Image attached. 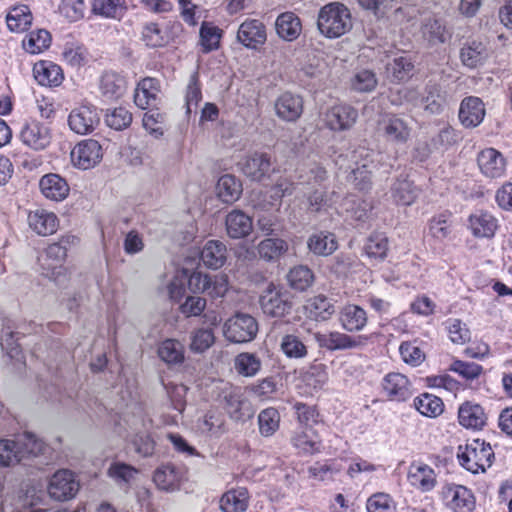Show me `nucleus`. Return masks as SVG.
<instances>
[{
  "mask_svg": "<svg viewBox=\"0 0 512 512\" xmlns=\"http://www.w3.org/2000/svg\"><path fill=\"white\" fill-rule=\"evenodd\" d=\"M197 428L202 434L220 437L226 431L225 418L220 412L210 410L198 420Z\"/></svg>",
  "mask_w": 512,
  "mask_h": 512,
  "instance_id": "37998d69",
  "label": "nucleus"
},
{
  "mask_svg": "<svg viewBox=\"0 0 512 512\" xmlns=\"http://www.w3.org/2000/svg\"><path fill=\"white\" fill-rule=\"evenodd\" d=\"M158 355L167 364H180L184 361V346L176 339H166L160 343Z\"/></svg>",
  "mask_w": 512,
  "mask_h": 512,
  "instance_id": "8fccbe9b",
  "label": "nucleus"
},
{
  "mask_svg": "<svg viewBox=\"0 0 512 512\" xmlns=\"http://www.w3.org/2000/svg\"><path fill=\"white\" fill-rule=\"evenodd\" d=\"M277 35L288 42L296 40L301 34L300 18L293 12L281 13L275 22Z\"/></svg>",
  "mask_w": 512,
  "mask_h": 512,
  "instance_id": "f704fd0d",
  "label": "nucleus"
},
{
  "mask_svg": "<svg viewBox=\"0 0 512 512\" xmlns=\"http://www.w3.org/2000/svg\"><path fill=\"white\" fill-rule=\"evenodd\" d=\"M411 130L409 124L395 114L384 115L377 124L378 134L393 145L406 144L411 137Z\"/></svg>",
  "mask_w": 512,
  "mask_h": 512,
  "instance_id": "423d86ee",
  "label": "nucleus"
},
{
  "mask_svg": "<svg viewBox=\"0 0 512 512\" xmlns=\"http://www.w3.org/2000/svg\"><path fill=\"white\" fill-rule=\"evenodd\" d=\"M227 259V248L218 240L208 241L202 251L201 260L205 266L211 269L221 268Z\"/></svg>",
  "mask_w": 512,
  "mask_h": 512,
  "instance_id": "c9c22d12",
  "label": "nucleus"
},
{
  "mask_svg": "<svg viewBox=\"0 0 512 512\" xmlns=\"http://www.w3.org/2000/svg\"><path fill=\"white\" fill-rule=\"evenodd\" d=\"M441 496L445 505L453 512H472L475 508L474 494L463 485L445 484Z\"/></svg>",
  "mask_w": 512,
  "mask_h": 512,
  "instance_id": "9d476101",
  "label": "nucleus"
},
{
  "mask_svg": "<svg viewBox=\"0 0 512 512\" xmlns=\"http://www.w3.org/2000/svg\"><path fill=\"white\" fill-rule=\"evenodd\" d=\"M380 156L367 148L360 147L352 154L354 167L348 176V180L359 190L365 191L371 187L372 174L377 167L376 158Z\"/></svg>",
  "mask_w": 512,
  "mask_h": 512,
  "instance_id": "7ed1b4c3",
  "label": "nucleus"
},
{
  "mask_svg": "<svg viewBox=\"0 0 512 512\" xmlns=\"http://www.w3.org/2000/svg\"><path fill=\"white\" fill-rule=\"evenodd\" d=\"M234 368L243 377H254L261 371L262 361L255 353L241 352L235 357Z\"/></svg>",
  "mask_w": 512,
  "mask_h": 512,
  "instance_id": "a18cd8bd",
  "label": "nucleus"
},
{
  "mask_svg": "<svg viewBox=\"0 0 512 512\" xmlns=\"http://www.w3.org/2000/svg\"><path fill=\"white\" fill-rule=\"evenodd\" d=\"M392 198L399 205H411L418 195L417 188L407 178H398L391 188Z\"/></svg>",
  "mask_w": 512,
  "mask_h": 512,
  "instance_id": "49530a36",
  "label": "nucleus"
},
{
  "mask_svg": "<svg viewBox=\"0 0 512 512\" xmlns=\"http://www.w3.org/2000/svg\"><path fill=\"white\" fill-rule=\"evenodd\" d=\"M488 55L487 46L479 40L467 41L460 49V60L465 67L470 69L483 65Z\"/></svg>",
  "mask_w": 512,
  "mask_h": 512,
  "instance_id": "c85d7f7f",
  "label": "nucleus"
},
{
  "mask_svg": "<svg viewBox=\"0 0 512 512\" xmlns=\"http://www.w3.org/2000/svg\"><path fill=\"white\" fill-rule=\"evenodd\" d=\"M67 250L60 243H52L38 257L42 274L46 277L59 282L60 277L65 275L63 262L66 258Z\"/></svg>",
  "mask_w": 512,
  "mask_h": 512,
  "instance_id": "6e6552de",
  "label": "nucleus"
},
{
  "mask_svg": "<svg viewBox=\"0 0 512 512\" xmlns=\"http://www.w3.org/2000/svg\"><path fill=\"white\" fill-rule=\"evenodd\" d=\"M139 470L129 464L113 462L108 468V476L120 487L128 488L136 479Z\"/></svg>",
  "mask_w": 512,
  "mask_h": 512,
  "instance_id": "09e8293b",
  "label": "nucleus"
},
{
  "mask_svg": "<svg viewBox=\"0 0 512 512\" xmlns=\"http://www.w3.org/2000/svg\"><path fill=\"white\" fill-rule=\"evenodd\" d=\"M469 228L475 237L492 238L498 228V221L491 213L479 210L470 215Z\"/></svg>",
  "mask_w": 512,
  "mask_h": 512,
  "instance_id": "cd10ccee",
  "label": "nucleus"
},
{
  "mask_svg": "<svg viewBox=\"0 0 512 512\" xmlns=\"http://www.w3.org/2000/svg\"><path fill=\"white\" fill-rule=\"evenodd\" d=\"M343 209L348 213L349 217L358 222H366L371 213V203L356 199L354 196H348L343 200Z\"/></svg>",
  "mask_w": 512,
  "mask_h": 512,
  "instance_id": "3c124183",
  "label": "nucleus"
},
{
  "mask_svg": "<svg viewBox=\"0 0 512 512\" xmlns=\"http://www.w3.org/2000/svg\"><path fill=\"white\" fill-rule=\"evenodd\" d=\"M383 391L391 401L404 402L412 396L411 383L401 373H389L382 382Z\"/></svg>",
  "mask_w": 512,
  "mask_h": 512,
  "instance_id": "4be33fe9",
  "label": "nucleus"
},
{
  "mask_svg": "<svg viewBox=\"0 0 512 512\" xmlns=\"http://www.w3.org/2000/svg\"><path fill=\"white\" fill-rule=\"evenodd\" d=\"M225 409L230 417L234 420H241L246 414L244 413L247 404L238 388L230 389L224 395Z\"/></svg>",
  "mask_w": 512,
  "mask_h": 512,
  "instance_id": "bf43d9fd",
  "label": "nucleus"
},
{
  "mask_svg": "<svg viewBox=\"0 0 512 512\" xmlns=\"http://www.w3.org/2000/svg\"><path fill=\"white\" fill-rule=\"evenodd\" d=\"M19 136L24 145L36 151L47 148L52 139L50 128L38 121L25 123Z\"/></svg>",
  "mask_w": 512,
  "mask_h": 512,
  "instance_id": "2eb2a0df",
  "label": "nucleus"
},
{
  "mask_svg": "<svg viewBox=\"0 0 512 512\" xmlns=\"http://www.w3.org/2000/svg\"><path fill=\"white\" fill-rule=\"evenodd\" d=\"M186 284L193 293H206L212 298L223 297L228 290L227 277L216 275L210 277L200 271L187 274Z\"/></svg>",
  "mask_w": 512,
  "mask_h": 512,
  "instance_id": "39448f33",
  "label": "nucleus"
},
{
  "mask_svg": "<svg viewBox=\"0 0 512 512\" xmlns=\"http://www.w3.org/2000/svg\"><path fill=\"white\" fill-rule=\"evenodd\" d=\"M35 80L42 86H59L63 79L61 67L52 61L42 60L35 63L33 67Z\"/></svg>",
  "mask_w": 512,
  "mask_h": 512,
  "instance_id": "c756f323",
  "label": "nucleus"
},
{
  "mask_svg": "<svg viewBox=\"0 0 512 512\" xmlns=\"http://www.w3.org/2000/svg\"><path fill=\"white\" fill-rule=\"evenodd\" d=\"M274 108L281 120L295 122L303 113V100L299 95L286 92L277 98Z\"/></svg>",
  "mask_w": 512,
  "mask_h": 512,
  "instance_id": "5701e85b",
  "label": "nucleus"
},
{
  "mask_svg": "<svg viewBox=\"0 0 512 512\" xmlns=\"http://www.w3.org/2000/svg\"><path fill=\"white\" fill-rule=\"evenodd\" d=\"M364 250L369 258L383 260L387 256L388 238L383 233H373L368 237Z\"/></svg>",
  "mask_w": 512,
  "mask_h": 512,
  "instance_id": "4d7b16f0",
  "label": "nucleus"
},
{
  "mask_svg": "<svg viewBox=\"0 0 512 512\" xmlns=\"http://www.w3.org/2000/svg\"><path fill=\"white\" fill-rule=\"evenodd\" d=\"M309 312L315 320H327L335 312L334 304L324 295H317L308 302Z\"/></svg>",
  "mask_w": 512,
  "mask_h": 512,
  "instance_id": "052dcab7",
  "label": "nucleus"
},
{
  "mask_svg": "<svg viewBox=\"0 0 512 512\" xmlns=\"http://www.w3.org/2000/svg\"><path fill=\"white\" fill-rule=\"evenodd\" d=\"M260 306L268 316L283 317L292 308L291 296L287 291L269 285L260 297Z\"/></svg>",
  "mask_w": 512,
  "mask_h": 512,
  "instance_id": "1a4fd4ad",
  "label": "nucleus"
},
{
  "mask_svg": "<svg viewBox=\"0 0 512 512\" xmlns=\"http://www.w3.org/2000/svg\"><path fill=\"white\" fill-rule=\"evenodd\" d=\"M18 447L23 451L22 460L28 456H37L44 450V442L33 433L24 432L16 436Z\"/></svg>",
  "mask_w": 512,
  "mask_h": 512,
  "instance_id": "0e129e2a",
  "label": "nucleus"
},
{
  "mask_svg": "<svg viewBox=\"0 0 512 512\" xmlns=\"http://www.w3.org/2000/svg\"><path fill=\"white\" fill-rule=\"evenodd\" d=\"M287 250L288 243L280 238H266L257 246L259 257L265 261L278 260Z\"/></svg>",
  "mask_w": 512,
  "mask_h": 512,
  "instance_id": "de8ad7c7",
  "label": "nucleus"
},
{
  "mask_svg": "<svg viewBox=\"0 0 512 512\" xmlns=\"http://www.w3.org/2000/svg\"><path fill=\"white\" fill-rule=\"evenodd\" d=\"M287 279L293 289L304 291L313 283L314 275L307 266L299 265L289 271Z\"/></svg>",
  "mask_w": 512,
  "mask_h": 512,
  "instance_id": "680f3d73",
  "label": "nucleus"
},
{
  "mask_svg": "<svg viewBox=\"0 0 512 512\" xmlns=\"http://www.w3.org/2000/svg\"><path fill=\"white\" fill-rule=\"evenodd\" d=\"M457 458L464 469L477 474L485 472L492 465L494 452L489 443L484 440L473 439L468 441L466 445L458 447Z\"/></svg>",
  "mask_w": 512,
  "mask_h": 512,
  "instance_id": "f03ea898",
  "label": "nucleus"
},
{
  "mask_svg": "<svg viewBox=\"0 0 512 512\" xmlns=\"http://www.w3.org/2000/svg\"><path fill=\"white\" fill-rule=\"evenodd\" d=\"M160 92L159 81L155 78L142 79L134 93V102L141 109H148L157 104Z\"/></svg>",
  "mask_w": 512,
  "mask_h": 512,
  "instance_id": "bb28decb",
  "label": "nucleus"
},
{
  "mask_svg": "<svg viewBox=\"0 0 512 512\" xmlns=\"http://www.w3.org/2000/svg\"><path fill=\"white\" fill-rule=\"evenodd\" d=\"M338 321L346 332L355 333L367 326L368 315L361 306L348 303L339 310Z\"/></svg>",
  "mask_w": 512,
  "mask_h": 512,
  "instance_id": "412c9836",
  "label": "nucleus"
},
{
  "mask_svg": "<svg viewBox=\"0 0 512 512\" xmlns=\"http://www.w3.org/2000/svg\"><path fill=\"white\" fill-rule=\"evenodd\" d=\"M141 39L150 48L164 47L170 41L168 32L156 22H148L143 25Z\"/></svg>",
  "mask_w": 512,
  "mask_h": 512,
  "instance_id": "c03bdc74",
  "label": "nucleus"
},
{
  "mask_svg": "<svg viewBox=\"0 0 512 512\" xmlns=\"http://www.w3.org/2000/svg\"><path fill=\"white\" fill-rule=\"evenodd\" d=\"M226 231L229 237L241 239L248 236L253 229L252 219L241 210H232L226 216Z\"/></svg>",
  "mask_w": 512,
  "mask_h": 512,
  "instance_id": "72a5a7b5",
  "label": "nucleus"
},
{
  "mask_svg": "<svg viewBox=\"0 0 512 512\" xmlns=\"http://www.w3.org/2000/svg\"><path fill=\"white\" fill-rule=\"evenodd\" d=\"M51 43L50 33L45 29L30 32L23 40V48L30 54H38L47 49Z\"/></svg>",
  "mask_w": 512,
  "mask_h": 512,
  "instance_id": "603ef678",
  "label": "nucleus"
},
{
  "mask_svg": "<svg viewBox=\"0 0 512 512\" xmlns=\"http://www.w3.org/2000/svg\"><path fill=\"white\" fill-rule=\"evenodd\" d=\"M317 28L321 35L329 39L339 38L352 29L350 10L340 2H331L320 8Z\"/></svg>",
  "mask_w": 512,
  "mask_h": 512,
  "instance_id": "f257e3e1",
  "label": "nucleus"
},
{
  "mask_svg": "<svg viewBox=\"0 0 512 512\" xmlns=\"http://www.w3.org/2000/svg\"><path fill=\"white\" fill-rule=\"evenodd\" d=\"M307 244L309 250L319 256L331 255L338 247L335 235L323 231L311 235Z\"/></svg>",
  "mask_w": 512,
  "mask_h": 512,
  "instance_id": "58836bf2",
  "label": "nucleus"
},
{
  "mask_svg": "<svg viewBox=\"0 0 512 512\" xmlns=\"http://www.w3.org/2000/svg\"><path fill=\"white\" fill-rule=\"evenodd\" d=\"M215 342V336L209 328H199L191 332L189 348L194 353H203Z\"/></svg>",
  "mask_w": 512,
  "mask_h": 512,
  "instance_id": "e2e57ef3",
  "label": "nucleus"
},
{
  "mask_svg": "<svg viewBox=\"0 0 512 512\" xmlns=\"http://www.w3.org/2000/svg\"><path fill=\"white\" fill-rule=\"evenodd\" d=\"M126 88V79L116 72H105L100 78L99 90L101 95L108 100L119 99L125 94Z\"/></svg>",
  "mask_w": 512,
  "mask_h": 512,
  "instance_id": "473e14b6",
  "label": "nucleus"
},
{
  "mask_svg": "<svg viewBox=\"0 0 512 512\" xmlns=\"http://www.w3.org/2000/svg\"><path fill=\"white\" fill-rule=\"evenodd\" d=\"M460 425L467 429L480 430L487 421V416L482 406L476 403L465 402L458 410Z\"/></svg>",
  "mask_w": 512,
  "mask_h": 512,
  "instance_id": "2f4dec72",
  "label": "nucleus"
},
{
  "mask_svg": "<svg viewBox=\"0 0 512 512\" xmlns=\"http://www.w3.org/2000/svg\"><path fill=\"white\" fill-rule=\"evenodd\" d=\"M414 64L407 55L394 57L386 64V74L394 82L408 80L413 75Z\"/></svg>",
  "mask_w": 512,
  "mask_h": 512,
  "instance_id": "4c0bfd02",
  "label": "nucleus"
},
{
  "mask_svg": "<svg viewBox=\"0 0 512 512\" xmlns=\"http://www.w3.org/2000/svg\"><path fill=\"white\" fill-rule=\"evenodd\" d=\"M485 116V106L478 97L469 96L462 100L459 109V120L466 128L480 125Z\"/></svg>",
  "mask_w": 512,
  "mask_h": 512,
  "instance_id": "393cba45",
  "label": "nucleus"
},
{
  "mask_svg": "<svg viewBox=\"0 0 512 512\" xmlns=\"http://www.w3.org/2000/svg\"><path fill=\"white\" fill-rule=\"evenodd\" d=\"M407 478L410 485L421 492L432 491L437 485V475L434 469L423 461L410 463Z\"/></svg>",
  "mask_w": 512,
  "mask_h": 512,
  "instance_id": "6ab92c4d",
  "label": "nucleus"
},
{
  "mask_svg": "<svg viewBox=\"0 0 512 512\" xmlns=\"http://www.w3.org/2000/svg\"><path fill=\"white\" fill-rule=\"evenodd\" d=\"M222 30L209 22H203L200 28V43L204 53L218 49Z\"/></svg>",
  "mask_w": 512,
  "mask_h": 512,
  "instance_id": "5fc2aeb1",
  "label": "nucleus"
},
{
  "mask_svg": "<svg viewBox=\"0 0 512 512\" xmlns=\"http://www.w3.org/2000/svg\"><path fill=\"white\" fill-rule=\"evenodd\" d=\"M366 509L368 512H396V504L389 494L378 492L368 498Z\"/></svg>",
  "mask_w": 512,
  "mask_h": 512,
  "instance_id": "774afa93",
  "label": "nucleus"
},
{
  "mask_svg": "<svg viewBox=\"0 0 512 512\" xmlns=\"http://www.w3.org/2000/svg\"><path fill=\"white\" fill-rule=\"evenodd\" d=\"M217 195L224 203H233L242 193V185L235 176L225 174L221 176L216 185Z\"/></svg>",
  "mask_w": 512,
  "mask_h": 512,
  "instance_id": "79ce46f5",
  "label": "nucleus"
},
{
  "mask_svg": "<svg viewBox=\"0 0 512 512\" xmlns=\"http://www.w3.org/2000/svg\"><path fill=\"white\" fill-rule=\"evenodd\" d=\"M421 33L430 46H438L451 40L453 30L443 18L429 16L422 22Z\"/></svg>",
  "mask_w": 512,
  "mask_h": 512,
  "instance_id": "a211bd4d",
  "label": "nucleus"
},
{
  "mask_svg": "<svg viewBox=\"0 0 512 512\" xmlns=\"http://www.w3.org/2000/svg\"><path fill=\"white\" fill-rule=\"evenodd\" d=\"M315 338L320 347L329 351L354 349L367 340L364 336L352 337L339 331H331L326 334L317 333Z\"/></svg>",
  "mask_w": 512,
  "mask_h": 512,
  "instance_id": "aec40b11",
  "label": "nucleus"
},
{
  "mask_svg": "<svg viewBox=\"0 0 512 512\" xmlns=\"http://www.w3.org/2000/svg\"><path fill=\"white\" fill-rule=\"evenodd\" d=\"M267 31L265 24L258 19H246L238 28L237 41L248 49H258L265 44Z\"/></svg>",
  "mask_w": 512,
  "mask_h": 512,
  "instance_id": "4468645a",
  "label": "nucleus"
},
{
  "mask_svg": "<svg viewBox=\"0 0 512 512\" xmlns=\"http://www.w3.org/2000/svg\"><path fill=\"white\" fill-rule=\"evenodd\" d=\"M249 494L246 488L239 487L224 493L220 499L222 512H244L248 508Z\"/></svg>",
  "mask_w": 512,
  "mask_h": 512,
  "instance_id": "e433bc0d",
  "label": "nucleus"
},
{
  "mask_svg": "<svg viewBox=\"0 0 512 512\" xmlns=\"http://www.w3.org/2000/svg\"><path fill=\"white\" fill-rule=\"evenodd\" d=\"M341 466L334 460L316 462L308 468L309 476L318 481H330L339 473Z\"/></svg>",
  "mask_w": 512,
  "mask_h": 512,
  "instance_id": "69168bd1",
  "label": "nucleus"
},
{
  "mask_svg": "<svg viewBox=\"0 0 512 512\" xmlns=\"http://www.w3.org/2000/svg\"><path fill=\"white\" fill-rule=\"evenodd\" d=\"M183 478V470L170 463L159 466L153 474L157 488L166 492L178 490Z\"/></svg>",
  "mask_w": 512,
  "mask_h": 512,
  "instance_id": "b1692460",
  "label": "nucleus"
},
{
  "mask_svg": "<svg viewBox=\"0 0 512 512\" xmlns=\"http://www.w3.org/2000/svg\"><path fill=\"white\" fill-rule=\"evenodd\" d=\"M280 425V414L273 407L262 410L258 415L259 432L264 437L272 436Z\"/></svg>",
  "mask_w": 512,
  "mask_h": 512,
  "instance_id": "6e6d98bb",
  "label": "nucleus"
},
{
  "mask_svg": "<svg viewBox=\"0 0 512 512\" xmlns=\"http://www.w3.org/2000/svg\"><path fill=\"white\" fill-rule=\"evenodd\" d=\"M39 188L43 196L52 201L64 200L70 191L67 181L58 174H46L39 181Z\"/></svg>",
  "mask_w": 512,
  "mask_h": 512,
  "instance_id": "a878e982",
  "label": "nucleus"
},
{
  "mask_svg": "<svg viewBox=\"0 0 512 512\" xmlns=\"http://www.w3.org/2000/svg\"><path fill=\"white\" fill-rule=\"evenodd\" d=\"M102 157V147L94 139L82 140L71 151L72 163L83 170L97 165Z\"/></svg>",
  "mask_w": 512,
  "mask_h": 512,
  "instance_id": "ddd939ff",
  "label": "nucleus"
},
{
  "mask_svg": "<svg viewBox=\"0 0 512 512\" xmlns=\"http://www.w3.org/2000/svg\"><path fill=\"white\" fill-rule=\"evenodd\" d=\"M23 451L18 447L17 439H0V466H12L22 461Z\"/></svg>",
  "mask_w": 512,
  "mask_h": 512,
  "instance_id": "13d9d810",
  "label": "nucleus"
},
{
  "mask_svg": "<svg viewBox=\"0 0 512 512\" xmlns=\"http://www.w3.org/2000/svg\"><path fill=\"white\" fill-rule=\"evenodd\" d=\"M79 488L75 474L68 469H60L51 476L47 491L56 501H68L77 495Z\"/></svg>",
  "mask_w": 512,
  "mask_h": 512,
  "instance_id": "0eeeda50",
  "label": "nucleus"
},
{
  "mask_svg": "<svg viewBox=\"0 0 512 512\" xmlns=\"http://www.w3.org/2000/svg\"><path fill=\"white\" fill-rule=\"evenodd\" d=\"M292 445L303 454H314L321 450V440L312 429L296 432L291 438Z\"/></svg>",
  "mask_w": 512,
  "mask_h": 512,
  "instance_id": "ea45409f",
  "label": "nucleus"
},
{
  "mask_svg": "<svg viewBox=\"0 0 512 512\" xmlns=\"http://www.w3.org/2000/svg\"><path fill=\"white\" fill-rule=\"evenodd\" d=\"M241 170L251 180L260 182L269 178L275 171V167L269 154L254 152L244 158Z\"/></svg>",
  "mask_w": 512,
  "mask_h": 512,
  "instance_id": "f8f14e48",
  "label": "nucleus"
},
{
  "mask_svg": "<svg viewBox=\"0 0 512 512\" xmlns=\"http://www.w3.org/2000/svg\"><path fill=\"white\" fill-rule=\"evenodd\" d=\"M415 408L424 416L437 417L443 412L442 400L432 394L424 393L414 400Z\"/></svg>",
  "mask_w": 512,
  "mask_h": 512,
  "instance_id": "864d4df0",
  "label": "nucleus"
},
{
  "mask_svg": "<svg viewBox=\"0 0 512 512\" xmlns=\"http://www.w3.org/2000/svg\"><path fill=\"white\" fill-rule=\"evenodd\" d=\"M105 122L110 128L121 131L128 128L132 123V113L125 107H116L107 111Z\"/></svg>",
  "mask_w": 512,
  "mask_h": 512,
  "instance_id": "338daca9",
  "label": "nucleus"
},
{
  "mask_svg": "<svg viewBox=\"0 0 512 512\" xmlns=\"http://www.w3.org/2000/svg\"><path fill=\"white\" fill-rule=\"evenodd\" d=\"M28 225L38 235L47 236L56 232L58 219L53 212L45 209H36L29 212Z\"/></svg>",
  "mask_w": 512,
  "mask_h": 512,
  "instance_id": "7c9ffc66",
  "label": "nucleus"
},
{
  "mask_svg": "<svg viewBox=\"0 0 512 512\" xmlns=\"http://www.w3.org/2000/svg\"><path fill=\"white\" fill-rule=\"evenodd\" d=\"M32 14L27 5H18L10 9L6 16L7 26L10 31L21 33L32 24Z\"/></svg>",
  "mask_w": 512,
  "mask_h": 512,
  "instance_id": "a19ab883",
  "label": "nucleus"
},
{
  "mask_svg": "<svg viewBox=\"0 0 512 512\" xmlns=\"http://www.w3.org/2000/svg\"><path fill=\"white\" fill-rule=\"evenodd\" d=\"M477 164L483 176L489 179L501 178L506 172V159L494 148H485L477 155Z\"/></svg>",
  "mask_w": 512,
  "mask_h": 512,
  "instance_id": "dca6fc26",
  "label": "nucleus"
},
{
  "mask_svg": "<svg viewBox=\"0 0 512 512\" xmlns=\"http://www.w3.org/2000/svg\"><path fill=\"white\" fill-rule=\"evenodd\" d=\"M258 330V322L252 315L236 313L224 323L223 335L231 343L243 344L253 341Z\"/></svg>",
  "mask_w": 512,
  "mask_h": 512,
  "instance_id": "20e7f679",
  "label": "nucleus"
},
{
  "mask_svg": "<svg viewBox=\"0 0 512 512\" xmlns=\"http://www.w3.org/2000/svg\"><path fill=\"white\" fill-rule=\"evenodd\" d=\"M357 118V110L347 104L334 105L324 115L325 124L332 131L349 130Z\"/></svg>",
  "mask_w": 512,
  "mask_h": 512,
  "instance_id": "f3484780",
  "label": "nucleus"
},
{
  "mask_svg": "<svg viewBox=\"0 0 512 512\" xmlns=\"http://www.w3.org/2000/svg\"><path fill=\"white\" fill-rule=\"evenodd\" d=\"M100 122L98 110L92 105H81L74 108L68 116L69 128L79 135L90 134Z\"/></svg>",
  "mask_w": 512,
  "mask_h": 512,
  "instance_id": "9b49d317",
  "label": "nucleus"
}]
</instances>
